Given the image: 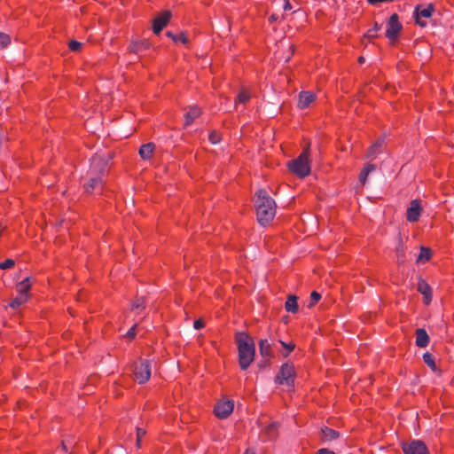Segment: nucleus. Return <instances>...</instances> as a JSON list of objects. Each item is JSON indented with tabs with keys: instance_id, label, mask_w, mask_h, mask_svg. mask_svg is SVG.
Instances as JSON below:
<instances>
[{
	"instance_id": "45",
	"label": "nucleus",
	"mask_w": 454,
	"mask_h": 454,
	"mask_svg": "<svg viewBox=\"0 0 454 454\" xmlns=\"http://www.w3.org/2000/svg\"><path fill=\"white\" fill-rule=\"evenodd\" d=\"M284 10L285 11L292 10V5H291L289 0H285Z\"/></svg>"
},
{
	"instance_id": "1",
	"label": "nucleus",
	"mask_w": 454,
	"mask_h": 454,
	"mask_svg": "<svg viewBox=\"0 0 454 454\" xmlns=\"http://www.w3.org/2000/svg\"><path fill=\"white\" fill-rule=\"evenodd\" d=\"M107 171V163L100 157L95 156L91 160L87 180L83 188L88 193H101L104 186L103 176Z\"/></svg>"
},
{
	"instance_id": "48",
	"label": "nucleus",
	"mask_w": 454,
	"mask_h": 454,
	"mask_svg": "<svg viewBox=\"0 0 454 454\" xmlns=\"http://www.w3.org/2000/svg\"><path fill=\"white\" fill-rule=\"evenodd\" d=\"M358 61H359V63H364V57H362V56H361V57H359V58H358Z\"/></svg>"
},
{
	"instance_id": "30",
	"label": "nucleus",
	"mask_w": 454,
	"mask_h": 454,
	"mask_svg": "<svg viewBox=\"0 0 454 454\" xmlns=\"http://www.w3.org/2000/svg\"><path fill=\"white\" fill-rule=\"evenodd\" d=\"M280 343L282 347L285 348V351L283 352V356L286 357L289 356V354L294 349L295 344L294 342L286 343L282 340H280Z\"/></svg>"
},
{
	"instance_id": "11",
	"label": "nucleus",
	"mask_w": 454,
	"mask_h": 454,
	"mask_svg": "<svg viewBox=\"0 0 454 454\" xmlns=\"http://www.w3.org/2000/svg\"><path fill=\"white\" fill-rule=\"evenodd\" d=\"M171 18L169 11H164L157 16L153 22V31L155 35H159L162 29L168 25Z\"/></svg>"
},
{
	"instance_id": "24",
	"label": "nucleus",
	"mask_w": 454,
	"mask_h": 454,
	"mask_svg": "<svg viewBox=\"0 0 454 454\" xmlns=\"http://www.w3.org/2000/svg\"><path fill=\"white\" fill-rule=\"evenodd\" d=\"M27 299H28V295H25V294H19L9 304V306L13 309H19L21 305H23L24 303H26L27 301Z\"/></svg>"
},
{
	"instance_id": "20",
	"label": "nucleus",
	"mask_w": 454,
	"mask_h": 454,
	"mask_svg": "<svg viewBox=\"0 0 454 454\" xmlns=\"http://www.w3.org/2000/svg\"><path fill=\"white\" fill-rule=\"evenodd\" d=\"M155 150V145L152 142L140 146L138 153L143 160H150Z\"/></svg>"
},
{
	"instance_id": "33",
	"label": "nucleus",
	"mask_w": 454,
	"mask_h": 454,
	"mask_svg": "<svg viewBox=\"0 0 454 454\" xmlns=\"http://www.w3.org/2000/svg\"><path fill=\"white\" fill-rule=\"evenodd\" d=\"M11 43V37L9 35L0 33V46L4 48Z\"/></svg>"
},
{
	"instance_id": "40",
	"label": "nucleus",
	"mask_w": 454,
	"mask_h": 454,
	"mask_svg": "<svg viewBox=\"0 0 454 454\" xmlns=\"http://www.w3.org/2000/svg\"><path fill=\"white\" fill-rule=\"evenodd\" d=\"M205 326V323L202 319H197L194 321V324H193V327L196 329V330H200L202 329L203 327Z\"/></svg>"
},
{
	"instance_id": "23",
	"label": "nucleus",
	"mask_w": 454,
	"mask_h": 454,
	"mask_svg": "<svg viewBox=\"0 0 454 454\" xmlns=\"http://www.w3.org/2000/svg\"><path fill=\"white\" fill-rule=\"evenodd\" d=\"M323 438L326 441H333L339 438L340 434L336 430L330 427H324L321 430Z\"/></svg>"
},
{
	"instance_id": "26",
	"label": "nucleus",
	"mask_w": 454,
	"mask_h": 454,
	"mask_svg": "<svg viewBox=\"0 0 454 454\" xmlns=\"http://www.w3.org/2000/svg\"><path fill=\"white\" fill-rule=\"evenodd\" d=\"M250 98H251V95L249 93V91L247 90V89H242L236 99H235V105L237 106L238 104H247L249 100H250Z\"/></svg>"
},
{
	"instance_id": "17",
	"label": "nucleus",
	"mask_w": 454,
	"mask_h": 454,
	"mask_svg": "<svg viewBox=\"0 0 454 454\" xmlns=\"http://www.w3.org/2000/svg\"><path fill=\"white\" fill-rule=\"evenodd\" d=\"M201 114V110L197 106H192L184 114V125L190 126L195 119Z\"/></svg>"
},
{
	"instance_id": "15",
	"label": "nucleus",
	"mask_w": 454,
	"mask_h": 454,
	"mask_svg": "<svg viewBox=\"0 0 454 454\" xmlns=\"http://www.w3.org/2000/svg\"><path fill=\"white\" fill-rule=\"evenodd\" d=\"M418 292L424 296V302L429 304L432 300V288L424 279H420L417 286Z\"/></svg>"
},
{
	"instance_id": "34",
	"label": "nucleus",
	"mask_w": 454,
	"mask_h": 454,
	"mask_svg": "<svg viewBox=\"0 0 454 454\" xmlns=\"http://www.w3.org/2000/svg\"><path fill=\"white\" fill-rule=\"evenodd\" d=\"M82 46V43L78 41H75V40H72L68 43V48L72 51H79L81 50Z\"/></svg>"
},
{
	"instance_id": "8",
	"label": "nucleus",
	"mask_w": 454,
	"mask_h": 454,
	"mask_svg": "<svg viewBox=\"0 0 454 454\" xmlns=\"http://www.w3.org/2000/svg\"><path fill=\"white\" fill-rule=\"evenodd\" d=\"M401 448L403 454H429V450L426 443L421 440H411L402 442Z\"/></svg>"
},
{
	"instance_id": "28",
	"label": "nucleus",
	"mask_w": 454,
	"mask_h": 454,
	"mask_svg": "<svg viewBox=\"0 0 454 454\" xmlns=\"http://www.w3.org/2000/svg\"><path fill=\"white\" fill-rule=\"evenodd\" d=\"M423 361L428 367H430L433 370H435L436 364L434 361V356L431 353L426 352L423 355Z\"/></svg>"
},
{
	"instance_id": "6",
	"label": "nucleus",
	"mask_w": 454,
	"mask_h": 454,
	"mask_svg": "<svg viewBox=\"0 0 454 454\" xmlns=\"http://www.w3.org/2000/svg\"><path fill=\"white\" fill-rule=\"evenodd\" d=\"M133 375L139 384L146 383L151 378V363L146 359H139L133 364Z\"/></svg>"
},
{
	"instance_id": "50",
	"label": "nucleus",
	"mask_w": 454,
	"mask_h": 454,
	"mask_svg": "<svg viewBox=\"0 0 454 454\" xmlns=\"http://www.w3.org/2000/svg\"><path fill=\"white\" fill-rule=\"evenodd\" d=\"M3 231H4V229H3L2 227H0V236H1V235H2V233H3Z\"/></svg>"
},
{
	"instance_id": "2",
	"label": "nucleus",
	"mask_w": 454,
	"mask_h": 454,
	"mask_svg": "<svg viewBox=\"0 0 454 454\" xmlns=\"http://www.w3.org/2000/svg\"><path fill=\"white\" fill-rule=\"evenodd\" d=\"M254 206L257 221L262 226H267L274 219L277 205L265 190H259L254 195Z\"/></svg>"
},
{
	"instance_id": "37",
	"label": "nucleus",
	"mask_w": 454,
	"mask_h": 454,
	"mask_svg": "<svg viewBox=\"0 0 454 454\" xmlns=\"http://www.w3.org/2000/svg\"><path fill=\"white\" fill-rule=\"evenodd\" d=\"M174 42L186 44L188 43L187 35L184 33H180L178 35H176V36L174 38Z\"/></svg>"
},
{
	"instance_id": "43",
	"label": "nucleus",
	"mask_w": 454,
	"mask_h": 454,
	"mask_svg": "<svg viewBox=\"0 0 454 454\" xmlns=\"http://www.w3.org/2000/svg\"><path fill=\"white\" fill-rule=\"evenodd\" d=\"M280 20V17L278 15V14H271L270 17H269V22L270 24L276 22V21H278Z\"/></svg>"
},
{
	"instance_id": "22",
	"label": "nucleus",
	"mask_w": 454,
	"mask_h": 454,
	"mask_svg": "<svg viewBox=\"0 0 454 454\" xmlns=\"http://www.w3.org/2000/svg\"><path fill=\"white\" fill-rule=\"evenodd\" d=\"M32 283L29 278H26L16 285V290L19 294L28 295Z\"/></svg>"
},
{
	"instance_id": "16",
	"label": "nucleus",
	"mask_w": 454,
	"mask_h": 454,
	"mask_svg": "<svg viewBox=\"0 0 454 454\" xmlns=\"http://www.w3.org/2000/svg\"><path fill=\"white\" fill-rule=\"evenodd\" d=\"M416 345L419 348H426L430 341V338L424 328L416 329Z\"/></svg>"
},
{
	"instance_id": "21",
	"label": "nucleus",
	"mask_w": 454,
	"mask_h": 454,
	"mask_svg": "<svg viewBox=\"0 0 454 454\" xmlns=\"http://www.w3.org/2000/svg\"><path fill=\"white\" fill-rule=\"evenodd\" d=\"M285 309L287 312L296 313L298 312L299 306L297 303V297L295 295H289L285 303Z\"/></svg>"
},
{
	"instance_id": "3",
	"label": "nucleus",
	"mask_w": 454,
	"mask_h": 454,
	"mask_svg": "<svg viewBox=\"0 0 454 454\" xmlns=\"http://www.w3.org/2000/svg\"><path fill=\"white\" fill-rule=\"evenodd\" d=\"M236 342L239 351V364L241 370H247L254 359V343L245 333H239L236 335Z\"/></svg>"
},
{
	"instance_id": "25",
	"label": "nucleus",
	"mask_w": 454,
	"mask_h": 454,
	"mask_svg": "<svg viewBox=\"0 0 454 454\" xmlns=\"http://www.w3.org/2000/svg\"><path fill=\"white\" fill-rule=\"evenodd\" d=\"M278 424L273 422L264 427V433L268 435L269 439H274L278 435Z\"/></svg>"
},
{
	"instance_id": "36",
	"label": "nucleus",
	"mask_w": 454,
	"mask_h": 454,
	"mask_svg": "<svg viewBox=\"0 0 454 454\" xmlns=\"http://www.w3.org/2000/svg\"><path fill=\"white\" fill-rule=\"evenodd\" d=\"M320 299H321L320 294L316 292V291H313L311 293V294H310L309 307L314 306L315 304H317L319 301Z\"/></svg>"
},
{
	"instance_id": "44",
	"label": "nucleus",
	"mask_w": 454,
	"mask_h": 454,
	"mask_svg": "<svg viewBox=\"0 0 454 454\" xmlns=\"http://www.w3.org/2000/svg\"><path fill=\"white\" fill-rule=\"evenodd\" d=\"M317 454H335V453L327 449H320L319 450H317Z\"/></svg>"
},
{
	"instance_id": "10",
	"label": "nucleus",
	"mask_w": 454,
	"mask_h": 454,
	"mask_svg": "<svg viewBox=\"0 0 454 454\" xmlns=\"http://www.w3.org/2000/svg\"><path fill=\"white\" fill-rule=\"evenodd\" d=\"M234 403L231 400L219 401L214 409L215 415L221 419L228 418L233 411Z\"/></svg>"
},
{
	"instance_id": "38",
	"label": "nucleus",
	"mask_w": 454,
	"mask_h": 454,
	"mask_svg": "<svg viewBox=\"0 0 454 454\" xmlns=\"http://www.w3.org/2000/svg\"><path fill=\"white\" fill-rule=\"evenodd\" d=\"M145 434V431L142 428H137V445L140 447L142 437Z\"/></svg>"
},
{
	"instance_id": "14",
	"label": "nucleus",
	"mask_w": 454,
	"mask_h": 454,
	"mask_svg": "<svg viewBox=\"0 0 454 454\" xmlns=\"http://www.w3.org/2000/svg\"><path fill=\"white\" fill-rule=\"evenodd\" d=\"M316 99V95L310 91H301L299 94L298 107L305 109Z\"/></svg>"
},
{
	"instance_id": "41",
	"label": "nucleus",
	"mask_w": 454,
	"mask_h": 454,
	"mask_svg": "<svg viewBox=\"0 0 454 454\" xmlns=\"http://www.w3.org/2000/svg\"><path fill=\"white\" fill-rule=\"evenodd\" d=\"M136 328H137V325H134L127 333V337L129 338V339H133L135 338V336L137 335V332H136Z\"/></svg>"
},
{
	"instance_id": "47",
	"label": "nucleus",
	"mask_w": 454,
	"mask_h": 454,
	"mask_svg": "<svg viewBox=\"0 0 454 454\" xmlns=\"http://www.w3.org/2000/svg\"><path fill=\"white\" fill-rule=\"evenodd\" d=\"M166 35H167L168 37H170L173 41H174V38H175V36H176V35H175V34H173V33H172V32H170V31H168V32L166 33Z\"/></svg>"
},
{
	"instance_id": "29",
	"label": "nucleus",
	"mask_w": 454,
	"mask_h": 454,
	"mask_svg": "<svg viewBox=\"0 0 454 454\" xmlns=\"http://www.w3.org/2000/svg\"><path fill=\"white\" fill-rule=\"evenodd\" d=\"M380 28H381V25H380L377 22H375L374 25H373V27L370 28L366 32L365 36L370 38V39L376 38L378 36L377 33H378L379 30H380Z\"/></svg>"
},
{
	"instance_id": "9",
	"label": "nucleus",
	"mask_w": 454,
	"mask_h": 454,
	"mask_svg": "<svg viewBox=\"0 0 454 454\" xmlns=\"http://www.w3.org/2000/svg\"><path fill=\"white\" fill-rule=\"evenodd\" d=\"M434 12V7L433 4H429L427 5L418 4L414 10V18L416 23L420 27H426L427 22L423 20V19H428L432 16Z\"/></svg>"
},
{
	"instance_id": "32",
	"label": "nucleus",
	"mask_w": 454,
	"mask_h": 454,
	"mask_svg": "<svg viewBox=\"0 0 454 454\" xmlns=\"http://www.w3.org/2000/svg\"><path fill=\"white\" fill-rule=\"evenodd\" d=\"M208 139L212 144L215 145L218 144L222 138L220 133L214 130L209 134Z\"/></svg>"
},
{
	"instance_id": "13",
	"label": "nucleus",
	"mask_w": 454,
	"mask_h": 454,
	"mask_svg": "<svg viewBox=\"0 0 454 454\" xmlns=\"http://www.w3.org/2000/svg\"><path fill=\"white\" fill-rule=\"evenodd\" d=\"M150 47L151 43L146 39L135 40L130 42L129 51L134 54H141Z\"/></svg>"
},
{
	"instance_id": "35",
	"label": "nucleus",
	"mask_w": 454,
	"mask_h": 454,
	"mask_svg": "<svg viewBox=\"0 0 454 454\" xmlns=\"http://www.w3.org/2000/svg\"><path fill=\"white\" fill-rule=\"evenodd\" d=\"M15 265V262L12 259H6L5 261L0 262L1 270H8L12 268Z\"/></svg>"
},
{
	"instance_id": "39",
	"label": "nucleus",
	"mask_w": 454,
	"mask_h": 454,
	"mask_svg": "<svg viewBox=\"0 0 454 454\" xmlns=\"http://www.w3.org/2000/svg\"><path fill=\"white\" fill-rule=\"evenodd\" d=\"M368 173L364 170V169H362L360 174H359V181L360 183H362L363 184H365L366 180H367V177H368Z\"/></svg>"
},
{
	"instance_id": "46",
	"label": "nucleus",
	"mask_w": 454,
	"mask_h": 454,
	"mask_svg": "<svg viewBox=\"0 0 454 454\" xmlns=\"http://www.w3.org/2000/svg\"><path fill=\"white\" fill-rule=\"evenodd\" d=\"M396 253H397V256L398 258H403L404 257V254H403V251L402 248H397L396 249Z\"/></svg>"
},
{
	"instance_id": "27",
	"label": "nucleus",
	"mask_w": 454,
	"mask_h": 454,
	"mask_svg": "<svg viewBox=\"0 0 454 454\" xmlns=\"http://www.w3.org/2000/svg\"><path fill=\"white\" fill-rule=\"evenodd\" d=\"M146 301L145 297H137L136 300L132 302L131 309L138 310L144 309L145 308Z\"/></svg>"
},
{
	"instance_id": "31",
	"label": "nucleus",
	"mask_w": 454,
	"mask_h": 454,
	"mask_svg": "<svg viewBox=\"0 0 454 454\" xmlns=\"http://www.w3.org/2000/svg\"><path fill=\"white\" fill-rule=\"evenodd\" d=\"M431 253L429 248L421 247L420 254L418 257V261H428L430 259Z\"/></svg>"
},
{
	"instance_id": "42",
	"label": "nucleus",
	"mask_w": 454,
	"mask_h": 454,
	"mask_svg": "<svg viewBox=\"0 0 454 454\" xmlns=\"http://www.w3.org/2000/svg\"><path fill=\"white\" fill-rule=\"evenodd\" d=\"M376 166L374 164L368 163L366 164L363 169H364L368 174L375 170Z\"/></svg>"
},
{
	"instance_id": "19",
	"label": "nucleus",
	"mask_w": 454,
	"mask_h": 454,
	"mask_svg": "<svg viewBox=\"0 0 454 454\" xmlns=\"http://www.w3.org/2000/svg\"><path fill=\"white\" fill-rule=\"evenodd\" d=\"M384 145V139L379 138L372 144L367 150V158L375 159L379 153H381V148Z\"/></svg>"
},
{
	"instance_id": "49",
	"label": "nucleus",
	"mask_w": 454,
	"mask_h": 454,
	"mask_svg": "<svg viewBox=\"0 0 454 454\" xmlns=\"http://www.w3.org/2000/svg\"><path fill=\"white\" fill-rule=\"evenodd\" d=\"M244 454H254L253 451H250L249 450H247Z\"/></svg>"
},
{
	"instance_id": "4",
	"label": "nucleus",
	"mask_w": 454,
	"mask_h": 454,
	"mask_svg": "<svg viewBox=\"0 0 454 454\" xmlns=\"http://www.w3.org/2000/svg\"><path fill=\"white\" fill-rule=\"evenodd\" d=\"M309 147L303 149L302 153L288 163L289 170L295 176L303 178L310 174Z\"/></svg>"
},
{
	"instance_id": "12",
	"label": "nucleus",
	"mask_w": 454,
	"mask_h": 454,
	"mask_svg": "<svg viewBox=\"0 0 454 454\" xmlns=\"http://www.w3.org/2000/svg\"><path fill=\"white\" fill-rule=\"evenodd\" d=\"M422 212L420 202L418 200L411 201L409 207L407 208L406 218L410 223H415L419 219Z\"/></svg>"
},
{
	"instance_id": "7",
	"label": "nucleus",
	"mask_w": 454,
	"mask_h": 454,
	"mask_svg": "<svg viewBox=\"0 0 454 454\" xmlns=\"http://www.w3.org/2000/svg\"><path fill=\"white\" fill-rule=\"evenodd\" d=\"M403 29V25L399 21V17L396 13H393L387 23L386 37L394 43L399 36Z\"/></svg>"
},
{
	"instance_id": "18",
	"label": "nucleus",
	"mask_w": 454,
	"mask_h": 454,
	"mask_svg": "<svg viewBox=\"0 0 454 454\" xmlns=\"http://www.w3.org/2000/svg\"><path fill=\"white\" fill-rule=\"evenodd\" d=\"M259 350H260V354L262 357H264V358L273 357L271 344L269 342V340L267 339H263L259 341Z\"/></svg>"
},
{
	"instance_id": "5",
	"label": "nucleus",
	"mask_w": 454,
	"mask_h": 454,
	"mask_svg": "<svg viewBox=\"0 0 454 454\" xmlns=\"http://www.w3.org/2000/svg\"><path fill=\"white\" fill-rule=\"evenodd\" d=\"M296 379V372L292 363H285L280 366L275 377V383L278 385L286 386L289 388L294 387Z\"/></svg>"
}]
</instances>
